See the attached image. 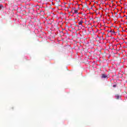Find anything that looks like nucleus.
Instances as JSON below:
<instances>
[{
    "mask_svg": "<svg viewBox=\"0 0 127 127\" xmlns=\"http://www.w3.org/2000/svg\"><path fill=\"white\" fill-rule=\"evenodd\" d=\"M73 13H78V10H74V12Z\"/></svg>",
    "mask_w": 127,
    "mask_h": 127,
    "instance_id": "4",
    "label": "nucleus"
},
{
    "mask_svg": "<svg viewBox=\"0 0 127 127\" xmlns=\"http://www.w3.org/2000/svg\"><path fill=\"white\" fill-rule=\"evenodd\" d=\"M116 87H117V85H116V84L113 85V87L114 88H116Z\"/></svg>",
    "mask_w": 127,
    "mask_h": 127,
    "instance_id": "5",
    "label": "nucleus"
},
{
    "mask_svg": "<svg viewBox=\"0 0 127 127\" xmlns=\"http://www.w3.org/2000/svg\"><path fill=\"white\" fill-rule=\"evenodd\" d=\"M109 32H114V33H115V32L114 31H113V30H110Z\"/></svg>",
    "mask_w": 127,
    "mask_h": 127,
    "instance_id": "6",
    "label": "nucleus"
},
{
    "mask_svg": "<svg viewBox=\"0 0 127 127\" xmlns=\"http://www.w3.org/2000/svg\"><path fill=\"white\" fill-rule=\"evenodd\" d=\"M108 77V75H107V74H102V76L101 78H102V79H106V78H107Z\"/></svg>",
    "mask_w": 127,
    "mask_h": 127,
    "instance_id": "1",
    "label": "nucleus"
},
{
    "mask_svg": "<svg viewBox=\"0 0 127 127\" xmlns=\"http://www.w3.org/2000/svg\"><path fill=\"white\" fill-rule=\"evenodd\" d=\"M79 25H82L83 24V20H81L80 22H78Z\"/></svg>",
    "mask_w": 127,
    "mask_h": 127,
    "instance_id": "3",
    "label": "nucleus"
},
{
    "mask_svg": "<svg viewBox=\"0 0 127 127\" xmlns=\"http://www.w3.org/2000/svg\"><path fill=\"white\" fill-rule=\"evenodd\" d=\"M2 7V5L1 4H0V8H1Z\"/></svg>",
    "mask_w": 127,
    "mask_h": 127,
    "instance_id": "7",
    "label": "nucleus"
},
{
    "mask_svg": "<svg viewBox=\"0 0 127 127\" xmlns=\"http://www.w3.org/2000/svg\"><path fill=\"white\" fill-rule=\"evenodd\" d=\"M115 97L116 99H117V100H119V99H120V95H119L118 94L116 95Z\"/></svg>",
    "mask_w": 127,
    "mask_h": 127,
    "instance_id": "2",
    "label": "nucleus"
}]
</instances>
